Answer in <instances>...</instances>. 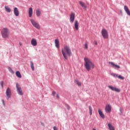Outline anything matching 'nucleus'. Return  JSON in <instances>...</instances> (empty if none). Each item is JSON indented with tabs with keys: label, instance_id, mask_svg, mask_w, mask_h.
<instances>
[{
	"label": "nucleus",
	"instance_id": "obj_20",
	"mask_svg": "<svg viewBox=\"0 0 130 130\" xmlns=\"http://www.w3.org/2000/svg\"><path fill=\"white\" fill-rule=\"evenodd\" d=\"M36 15L37 17H40V15H41V11L40 10V9H37Z\"/></svg>",
	"mask_w": 130,
	"mask_h": 130
},
{
	"label": "nucleus",
	"instance_id": "obj_3",
	"mask_svg": "<svg viewBox=\"0 0 130 130\" xmlns=\"http://www.w3.org/2000/svg\"><path fill=\"white\" fill-rule=\"evenodd\" d=\"M1 34L3 38H8L9 37V29L7 27L3 28Z\"/></svg>",
	"mask_w": 130,
	"mask_h": 130
},
{
	"label": "nucleus",
	"instance_id": "obj_33",
	"mask_svg": "<svg viewBox=\"0 0 130 130\" xmlns=\"http://www.w3.org/2000/svg\"><path fill=\"white\" fill-rule=\"evenodd\" d=\"M55 94H56L55 91H53V92H52V95H53V96H55Z\"/></svg>",
	"mask_w": 130,
	"mask_h": 130
},
{
	"label": "nucleus",
	"instance_id": "obj_29",
	"mask_svg": "<svg viewBox=\"0 0 130 130\" xmlns=\"http://www.w3.org/2000/svg\"><path fill=\"white\" fill-rule=\"evenodd\" d=\"M114 91H115V92H120V90L116 87H115Z\"/></svg>",
	"mask_w": 130,
	"mask_h": 130
},
{
	"label": "nucleus",
	"instance_id": "obj_9",
	"mask_svg": "<svg viewBox=\"0 0 130 130\" xmlns=\"http://www.w3.org/2000/svg\"><path fill=\"white\" fill-rule=\"evenodd\" d=\"M6 96L8 98H11V96L12 95V92H11V89L10 88H8L6 91Z\"/></svg>",
	"mask_w": 130,
	"mask_h": 130
},
{
	"label": "nucleus",
	"instance_id": "obj_27",
	"mask_svg": "<svg viewBox=\"0 0 130 130\" xmlns=\"http://www.w3.org/2000/svg\"><path fill=\"white\" fill-rule=\"evenodd\" d=\"M30 67L32 70V71H35V68H34V63H33V62H30Z\"/></svg>",
	"mask_w": 130,
	"mask_h": 130
},
{
	"label": "nucleus",
	"instance_id": "obj_34",
	"mask_svg": "<svg viewBox=\"0 0 130 130\" xmlns=\"http://www.w3.org/2000/svg\"><path fill=\"white\" fill-rule=\"evenodd\" d=\"M56 98H57V99H58V98H59V96L58 95V94H56Z\"/></svg>",
	"mask_w": 130,
	"mask_h": 130
},
{
	"label": "nucleus",
	"instance_id": "obj_19",
	"mask_svg": "<svg viewBox=\"0 0 130 130\" xmlns=\"http://www.w3.org/2000/svg\"><path fill=\"white\" fill-rule=\"evenodd\" d=\"M79 4L81 6V7H82V8H84V9H86V8H87V7L86 6V4H85V3L82 1H79Z\"/></svg>",
	"mask_w": 130,
	"mask_h": 130
},
{
	"label": "nucleus",
	"instance_id": "obj_30",
	"mask_svg": "<svg viewBox=\"0 0 130 130\" xmlns=\"http://www.w3.org/2000/svg\"><path fill=\"white\" fill-rule=\"evenodd\" d=\"M8 70H9V72H10L11 73V74H14V71H13V69H12V68L9 67Z\"/></svg>",
	"mask_w": 130,
	"mask_h": 130
},
{
	"label": "nucleus",
	"instance_id": "obj_5",
	"mask_svg": "<svg viewBox=\"0 0 130 130\" xmlns=\"http://www.w3.org/2000/svg\"><path fill=\"white\" fill-rule=\"evenodd\" d=\"M16 89L19 95H23V90L20 85H19V83H16Z\"/></svg>",
	"mask_w": 130,
	"mask_h": 130
},
{
	"label": "nucleus",
	"instance_id": "obj_25",
	"mask_svg": "<svg viewBox=\"0 0 130 130\" xmlns=\"http://www.w3.org/2000/svg\"><path fill=\"white\" fill-rule=\"evenodd\" d=\"M88 44H89V43H88V42H85L84 44V49L86 50L88 49Z\"/></svg>",
	"mask_w": 130,
	"mask_h": 130
},
{
	"label": "nucleus",
	"instance_id": "obj_22",
	"mask_svg": "<svg viewBox=\"0 0 130 130\" xmlns=\"http://www.w3.org/2000/svg\"><path fill=\"white\" fill-rule=\"evenodd\" d=\"M88 108L89 110V114L90 115H92V113H93V109L91 106H89Z\"/></svg>",
	"mask_w": 130,
	"mask_h": 130
},
{
	"label": "nucleus",
	"instance_id": "obj_26",
	"mask_svg": "<svg viewBox=\"0 0 130 130\" xmlns=\"http://www.w3.org/2000/svg\"><path fill=\"white\" fill-rule=\"evenodd\" d=\"M5 9H6V12H8V13H10L11 8H10L9 7L5 6Z\"/></svg>",
	"mask_w": 130,
	"mask_h": 130
},
{
	"label": "nucleus",
	"instance_id": "obj_37",
	"mask_svg": "<svg viewBox=\"0 0 130 130\" xmlns=\"http://www.w3.org/2000/svg\"><path fill=\"white\" fill-rule=\"evenodd\" d=\"M2 102L3 103V104H5V101L4 100H2Z\"/></svg>",
	"mask_w": 130,
	"mask_h": 130
},
{
	"label": "nucleus",
	"instance_id": "obj_8",
	"mask_svg": "<svg viewBox=\"0 0 130 130\" xmlns=\"http://www.w3.org/2000/svg\"><path fill=\"white\" fill-rule=\"evenodd\" d=\"M105 111L107 113H110L111 112V105L108 104L105 107Z\"/></svg>",
	"mask_w": 130,
	"mask_h": 130
},
{
	"label": "nucleus",
	"instance_id": "obj_28",
	"mask_svg": "<svg viewBox=\"0 0 130 130\" xmlns=\"http://www.w3.org/2000/svg\"><path fill=\"white\" fill-rule=\"evenodd\" d=\"M108 88H109V89H111V90H112V91H114V88L115 87H113L112 86L109 85V86H108Z\"/></svg>",
	"mask_w": 130,
	"mask_h": 130
},
{
	"label": "nucleus",
	"instance_id": "obj_17",
	"mask_svg": "<svg viewBox=\"0 0 130 130\" xmlns=\"http://www.w3.org/2000/svg\"><path fill=\"white\" fill-rule=\"evenodd\" d=\"M109 63L113 66V68H116V69H120V66L117 65L116 64L113 63V62H109Z\"/></svg>",
	"mask_w": 130,
	"mask_h": 130
},
{
	"label": "nucleus",
	"instance_id": "obj_1",
	"mask_svg": "<svg viewBox=\"0 0 130 130\" xmlns=\"http://www.w3.org/2000/svg\"><path fill=\"white\" fill-rule=\"evenodd\" d=\"M84 67L88 71V72H89V71H91V69H94L95 68V65H94V63L93 62L91 61V60L88 57H85L84 58Z\"/></svg>",
	"mask_w": 130,
	"mask_h": 130
},
{
	"label": "nucleus",
	"instance_id": "obj_36",
	"mask_svg": "<svg viewBox=\"0 0 130 130\" xmlns=\"http://www.w3.org/2000/svg\"><path fill=\"white\" fill-rule=\"evenodd\" d=\"M19 45L20 46H22V43H21V42H19Z\"/></svg>",
	"mask_w": 130,
	"mask_h": 130
},
{
	"label": "nucleus",
	"instance_id": "obj_16",
	"mask_svg": "<svg viewBox=\"0 0 130 130\" xmlns=\"http://www.w3.org/2000/svg\"><path fill=\"white\" fill-rule=\"evenodd\" d=\"M32 15H33V9H32V8H29L28 11V15L29 18H31V17H32Z\"/></svg>",
	"mask_w": 130,
	"mask_h": 130
},
{
	"label": "nucleus",
	"instance_id": "obj_11",
	"mask_svg": "<svg viewBox=\"0 0 130 130\" xmlns=\"http://www.w3.org/2000/svg\"><path fill=\"white\" fill-rule=\"evenodd\" d=\"M31 44L32 46H37V41L35 39H32L31 40Z\"/></svg>",
	"mask_w": 130,
	"mask_h": 130
},
{
	"label": "nucleus",
	"instance_id": "obj_31",
	"mask_svg": "<svg viewBox=\"0 0 130 130\" xmlns=\"http://www.w3.org/2000/svg\"><path fill=\"white\" fill-rule=\"evenodd\" d=\"M1 85L2 87H4V81H1Z\"/></svg>",
	"mask_w": 130,
	"mask_h": 130
},
{
	"label": "nucleus",
	"instance_id": "obj_10",
	"mask_svg": "<svg viewBox=\"0 0 130 130\" xmlns=\"http://www.w3.org/2000/svg\"><path fill=\"white\" fill-rule=\"evenodd\" d=\"M75 13H71L70 17V21L71 23H74V22H75Z\"/></svg>",
	"mask_w": 130,
	"mask_h": 130
},
{
	"label": "nucleus",
	"instance_id": "obj_12",
	"mask_svg": "<svg viewBox=\"0 0 130 130\" xmlns=\"http://www.w3.org/2000/svg\"><path fill=\"white\" fill-rule=\"evenodd\" d=\"M74 27L77 31L79 30V21L78 20H76L74 22Z\"/></svg>",
	"mask_w": 130,
	"mask_h": 130
},
{
	"label": "nucleus",
	"instance_id": "obj_7",
	"mask_svg": "<svg viewBox=\"0 0 130 130\" xmlns=\"http://www.w3.org/2000/svg\"><path fill=\"white\" fill-rule=\"evenodd\" d=\"M111 76H112L114 78H118L120 80H124V77H123V76H122L120 75H118L117 74L111 73Z\"/></svg>",
	"mask_w": 130,
	"mask_h": 130
},
{
	"label": "nucleus",
	"instance_id": "obj_6",
	"mask_svg": "<svg viewBox=\"0 0 130 130\" xmlns=\"http://www.w3.org/2000/svg\"><path fill=\"white\" fill-rule=\"evenodd\" d=\"M102 35L103 37H104L106 39H107V38H108V32L106 29H103L102 30Z\"/></svg>",
	"mask_w": 130,
	"mask_h": 130
},
{
	"label": "nucleus",
	"instance_id": "obj_32",
	"mask_svg": "<svg viewBox=\"0 0 130 130\" xmlns=\"http://www.w3.org/2000/svg\"><path fill=\"white\" fill-rule=\"evenodd\" d=\"M53 129H54V130H58L57 127H56V126H54L53 127Z\"/></svg>",
	"mask_w": 130,
	"mask_h": 130
},
{
	"label": "nucleus",
	"instance_id": "obj_4",
	"mask_svg": "<svg viewBox=\"0 0 130 130\" xmlns=\"http://www.w3.org/2000/svg\"><path fill=\"white\" fill-rule=\"evenodd\" d=\"M30 22L34 27H35L37 29H40V25L35 20H34V19H30Z\"/></svg>",
	"mask_w": 130,
	"mask_h": 130
},
{
	"label": "nucleus",
	"instance_id": "obj_35",
	"mask_svg": "<svg viewBox=\"0 0 130 130\" xmlns=\"http://www.w3.org/2000/svg\"><path fill=\"white\" fill-rule=\"evenodd\" d=\"M94 44H95V45H97L98 44V43H97V41H95Z\"/></svg>",
	"mask_w": 130,
	"mask_h": 130
},
{
	"label": "nucleus",
	"instance_id": "obj_15",
	"mask_svg": "<svg viewBox=\"0 0 130 130\" xmlns=\"http://www.w3.org/2000/svg\"><path fill=\"white\" fill-rule=\"evenodd\" d=\"M124 10L125 12H126V13L128 15V16H130L129 10L128 9V8L126 6H124Z\"/></svg>",
	"mask_w": 130,
	"mask_h": 130
},
{
	"label": "nucleus",
	"instance_id": "obj_2",
	"mask_svg": "<svg viewBox=\"0 0 130 130\" xmlns=\"http://www.w3.org/2000/svg\"><path fill=\"white\" fill-rule=\"evenodd\" d=\"M62 54L65 59H68V55H72V51L68 46H65L63 49H62Z\"/></svg>",
	"mask_w": 130,
	"mask_h": 130
},
{
	"label": "nucleus",
	"instance_id": "obj_18",
	"mask_svg": "<svg viewBox=\"0 0 130 130\" xmlns=\"http://www.w3.org/2000/svg\"><path fill=\"white\" fill-rule=\"evenodd\" d=\"M14 13L15 16H16V17H18V16H19V10H18L17 7L14 8Z\"/></svg>",
	"mask_w": 130,
	"mask_h": 130
},
{
	"label": "nucleus",
	"instance_id": "obj_21",
	"mask_svg": "<svg viewBox=\"0 0 130 130\" xmlns=\"http://www.w3.org/2000/svg\"><path fill=\"white\" fill-rule=\"evenodd\" d=\"M108 126L110 130H115V129L114 128V127L112 126L111 123H108Z\"/></svg>",
	"mask_w": 130,
	"mask_h": 130
},
{
	"label": "nucleus",
	"instance_id": "obj_38",
	"mask_svg": "<svg viewBox=\"0 0 130 130\" xmlns=\"http://www.w3.org/2000/svg\"><path fill=\"white\" fill-rule=\"evenodd\" d=\"M119 110H120V112L121 113L122 112V110H121V109L120 108V109H119Z\"/></svg>",
	"mask_w": 130,
	"mask_h": 130
},
{
	"label": "nucleus",
	"instance_id": "obj_24",
	"mask_svg": "<svg viewBox=\"0 0 130 130\" xmlns=\"http://www.w3.org/2000/svg\"><path fill=\"white\" fill-rule=\"evenodd\" d=\"M16 75L18 77V78H22V76L21 75V73L19 71H17L16 72Z\"/></svg>",
	"mask_w": 130,
	"mask_h": 130
},
{
	"label": "nucleus",
	"instance_id": "obj_13",
	"mask_svg": "<svg viewBox=\"0 0 130 130\" xmlns=\"http://www.w3.org/2000/svg\"><path fill=\"white\" fill-rule=\"evenodd\" d=\"M98 111L99 114H100L101 117H102V118H105V116L104 115V114H103V112H102V110L100 109H99Z\"/></svg>",
	"mask_w": 130,
	"mask_h": 130
},
{
	"label": "nucleus",
	"instance_id": "obj_23",
	"mask_svg": "<svg viewBox=\"0 0 130 130\" xmlns=\"http://www.w3.org/2000/svg\"><path fill=\"white\" fill-rule=\"evenodd\" d=\"M75 82V83H76L77 85L79 87H81V86H82V84L81 83V82H80V81H79V80L76 79Z\"/></svg>",
	"mask_w": 130,
	"mask_h": 130
},
{
	"label": "nucleus",
	"instance_id": "obj_14",
	"mask_svg": "<svg viewBox=\"0 0 130 130\" xmlns=\"http://www.w3.org/2000/svg\"><path fill=\"white\" fill-rule=\"evenodd\" d=\"M55 45L56 48H58V49L59 48V40L58 39L55 40Z\"/></svg>",
	"mask_w": 130,
	"mask_h": 130
}]
</instances>
